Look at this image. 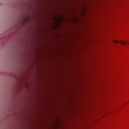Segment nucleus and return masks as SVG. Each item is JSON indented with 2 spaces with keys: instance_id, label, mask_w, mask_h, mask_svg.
Listing matches in <instances>:
<instances>
[{
  "instance_id": "f03ea898",
  "label": "nucleus",
  "mask_w": 129,
  "mask_h": 129,
  "mask_svg": "<svg viewBox=\"0 0 129 129\" xmlns=\"http://www.w3.org/2000/svg\"><path fill=\"white\" fill-rule=\"evenodd\" d=\"M113 41L115 43H117L118 42V41L117 40H113Z\"/></svg>"
},
{
  "instance_id": "f257e3e1",
  "label": "nucleus",
  "mask_w": 129,
  "mask_h": 129,
  "mask_svg": "<svg viewBox=\"0 0 129 129\" xmlns=\"http://www.w3.org/2000/svg\"><path fill=\"white\" fill-rule=\"evenodd\" d=\"M121 44L123 45H125L126 44L128 45L129 43L126 41H124L122 40L119 42Z\"/></svg>"
}]
</instances>
